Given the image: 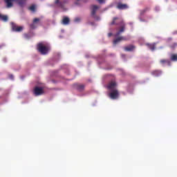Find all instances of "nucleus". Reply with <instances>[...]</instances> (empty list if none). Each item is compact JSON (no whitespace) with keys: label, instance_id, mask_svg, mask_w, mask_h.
Segmentation results:
<instances>
[{"label":"nucleus","instance_id":"nucleus-1","mask_svg":"<svg viewBox=\"0 0 177 177\" xmlns=\"http://www.w3.org/2000/svg\"><path fill=\"white\" fill-rule=\"evenodd\" d=\"M110 26H118V27L116 28V30H118V31L115 33V37L121 35V34L125 31V28H127V24L124 22V20L117 17H113L112 22L110 23Z\"/></svg>","mask_w":177,"mask_h":177},{"label":"nucleus","instance_id":"nucleus-2","mask_svg":"<svg viewBox=\"0 0 177 177\" xmlns=\"http://www.w3.org/2000/svg\"><path fill=\"white\" fill-rule=\"evenodd\" d=\"M37 49L41 55H46L49 52V47L43 42L37 44Z\"/></svg>","mask_w":177,"mask_h":177},{"label":"nucleus","instance_id":"nucleus-3","mask_svg":"<svg viewBox=\"0 0 177 177\" xmlns=\"http://www.w3.org/2000/svg\"><path fill=\"white\" fill-rule=\"evenodd\" d=\"M97 9H99V6H93V8L91 10V16L95 19V20H100V17H97L96 15V12H97Z\"/></svg>","mask_w":177,"mask_h":177},{"label":"nucleus","instance_id":"nucleus-4","mask_svg":"<svg viewBox=\"0 0 177 177\" xmlns=\"http://www.w3.org/2000/svg\"><path fill=\"white\" fill-rule=\"evenodd\" d=\"M33 93L35 96H41L44 94V88L41 87L36 86L33 90Z\"/></svg>","mask_w":177,"mask_h":177},{"label":"nucleus","instance_id":"nucleus-5","mask_svg":"<svg viewBox=\"0 0 177 177\" xmlns=\"http://www.w3.org/2000/svg\"><path fill=\"white\" fill-rule=\"evenodd\" d=\"M118 96H120V93H118V90H112L109 93V97L113 100H115V99H118Z\"/></svg>","mask_w":177,"mask_h":177},{"label":"nucleus","instance_id":"nucleus-6","mask_svg":"<svg viewBox=\"0 0 177 177\" xmlns=\"http://www.w3.org/2000/svg\"><path fill=\"white\" fill-rule=\"evenodd\" d=\"M41 21V19L39 18H35L33 19L32 24H30V28L31 30H35L37 27H38V24Z\"/></svg>","mask_w":177,"mask_h":177},{"label":"nucleus","instance_id":"nucleus-7","mask_svg":"<svg viewBox=\"0 0 177 177\" xmlns=\"http://www.w3.org/2000/svg\"><path fill=\"white\" fill-rule=\"evenodd\" d=\"M11 26L12 31H15L16 32H20L21 31H23V27L18 26L15 23H11Z\"/></svg>","mask_w":177,"mask_h":177},{"label":"nucleus","instance_id":"nucleus-8","mask_svg":"<svg viewBox=\"0 0 177 177\" xmlns=\"http://www.w3.org/2000/svg\"><path fill=\"white\" fill-rule=\"evenodd\" d=\"M115 86H117V83L114 81H112L109 82L107 85V88L109 89V91H115Z\"/></svg>","mask_w":177,"mask_h":177},{"label":"nucleus","instance_id":"nucleus-9","mask_svg":"<svg viewBox=\"0 0 177 177\" xmlns=\"http://www.w3.org/2000/svg\"><path fill=\"white\" fill-rule=\"evenodd\" d=\"M74 88L79 92H83V91H84V89H85V85L80 84H75Z\"/></svg>","mask_w":177,"mask_h":177},{"label":"nucleus","instance_id":"nucleus-10","mask_svg":"<svg viewBox=\"0 0 177 177\" xmlns=\"http://www.w3.org/2000/svg\"><path fill=\"white\" fill-rule=\"evenodd\" d=\"M129 8V6L122 3H118L117 6V8L119 9V10H124L125 9H128Z\"/></svg>","mask_w":177,"mask_h":177},{"label":"nucleus","instance_id":"nucleus-11","mask_svg":"<svg viewBox=\"0 0 177 177\" xmlns=\"http://www.w3.org/2000/svg\"><path fill=\"white\" fill-rule=\"evenodd\" d=\"M121 41H127V38L121 36L113 40V45H117V44H120Z\"/></svg>","mask_w":177,"mask_h":177},{"label":"nucleus","instance_id":"nucleus-12","mask_svg":"<svg viewBox=\"0 0 177 177\" xmlns=\"http://www.w3.org/2000/svg\"><path fill=\"white\" fill-rule=\"evenodd\" d=\"M160 62L162 66H165V64L171 66V61L169 59H160Z\"/></svg>","mask_w":177,"mask_h":177},{"label":"nucleus","instance_id":"nucleus-13","mask_svg":"<svg viewBox=\"0 0 177 177\" xmlns=\"http://www.w3.org/2000/svg\"><path fill=\"white\" fill-rule=\"evenodd\" d=\"M70 23V18L67 17H64L62 19V24L64 26H67Z\"/></svg>","mask_w":177,"mask_h":177},{"label":"nucleus","instance_id":"nucleus-14","mask_svg":"<svg viewBox=\"0 0 177 177\" xmlns=\"http://www.w3.org/2000/svg\"><path fill=\"white\" fill-rule=\"evenodd\" d=\"M151 74L154 75V77H160V75L162 74V72L161 71H153Z\"/></svg>","mask_w":177,"mask_h":177},{"label":"nucleus","instance_id":"nucleus-15","mask_svg":"<svg viewBox=\"0 0 177 177\" xmlns=\"http://www.w3.org/2000/svg\"><path fill=\"white\" fill-rule=\"evenodd\" d=\"M13 1L15 0H5V2L7 5V8H12L13 6Z\"/></svg>","mask_w":177,"mask_h":177},{"label":"nucleus","instance_id":"nucleus-16","mask_svg":"<svg viewBox=\"0 0 177 177\" xmlns=\"http://www.w3.org/2000/svg\"><path fill=\"white\" fill-rule=\"evenodd\" d=\"M147 46L152 51L156 49V44H147Z\"/></svg>","mask_w":177,"mask_h":177},{"label":"nucleus","instance_id":"nucleus-17","mask_svg":"<svg viewBox=\"0 0 177 177\" xmlns=\"http://www.w3.org/2000/svg\"><path fill=\"white\" fill-rule=\"evenodd\" d=\"M16 1L17 2L18 5L21 6V8H23L26 3V0H17Z\"/></svg>","mask_w":177,"mask_h":177},{"label":"nucleus","instance_id":"nucleus-18","mask_svg":"<svg viewBox=\"0 0 177 177\" xmlns=\"http://www.w3.org/2000/svg\"><path fill=\"white\" fill-rule=\"evenodd\" d=\"M135 46H133V45H130L129 46H127L124 48V50L127 52H131V50H133L134 49Z\"/></svg>","mask_w":177,"mask_h":177},{"label":"nucleus","instance_id":"nucleus-19","mask_svg":"<svg viewBox=\"0 0 177 177\" xmlns=\"http://www.w3.org/2000/svg\"><path fill=\"white\" fill-rule=\"evenodd\" d=\"M0 20H1L2 21H8V18L7 15H3L0 13Z\"/></svg>","mask_w":177,"mask_h":177},{"label":"nucleus","instance_id":"nucleus-20","mask_svg":"<svg viewBox=\"0 0 177 177\" xmlns=\"http://www.w3.org/2000/svg\"><path fill=\"white\" fill-rule=\"evenodd\" d=\"M169 48H171L172 50H175L177 48V43H173L169 46Z\"/></svg>","mask_w":177,"mask_h":177},{"label":"nucleus","instance_id":"nucleus-21","mask_svg":"<svg viewBox=\"0 0 177 177\" xmlns=\"http://www.w3.org/2000/svg\"><path fill=\"white\" fill-rule=\"evenodd\" d=\"M171 60H172V62H177V55L176 54L171 55Z\"/></svg>","mask_w":177,"mask_h":177},{"label":"nucleus","instance_id":"nucleus-22","mask_svg":"<svg viewBox=\"0 0 177 177\" xmlns=\"http://www.w3.org/2000/svg\"><path fill=\"white\" fill-rule=\"evenodd\" d=\"M30 10H32V12H35V6L32 5L29 8Z\"/></svg>","mask_w":177,"mask_h":177},{"label":"nucleus","instance_id":"nucleus-23","mask_svg":"<svg viewBox=\"0 0 177 177\" xmlns=\"http://www.w3.org/2000/svg\"><path fill=\"white\" fill-rule=\"evenodd\" d=\"M97 1L99 2V3H103V2H104V0H97Z\"/></svg>","mask_w":177,"mask_h":177},{"label":"nucleus","instance_id":"nucleus-24","mask_svg":"<svg viewBox=\"0 0 177 177\" xmlns=\"http://www.w3.org/2000/svg\"><path fill=\"white\" fill-rule=\"evenodd\" d=\"M58 3H59V0H55V4L57 5Z\"/></svg>","mask_w":177,"mask_h":177},{"label":"nucleus","instance_id":"nucleus-25","mask_svg":"<svg viewBox=\"0 0 177 177\" xmlns=\"http://www.w3.org/2000/svg\"><path fill=\"white\" fill-rule=\"evenodd\" d=\"M113 35V33H109L108 37H111Z\"/></svg>","mask_w":177,"mask_h":177},{"label":"nucleus","instance_id":"nucleus-26","mask_svg":"<svg viewBox=\"0 0 177 177\" xmlns=\"http://www.w3.org/2000/svg\"><path fill=\"white\" fill-rule=\"evenodd\" d=\"M10 78L11 80H13V76H12V75H10Z\"/></svg>","mask_w":177,"mask_h":177}]
</instances>
